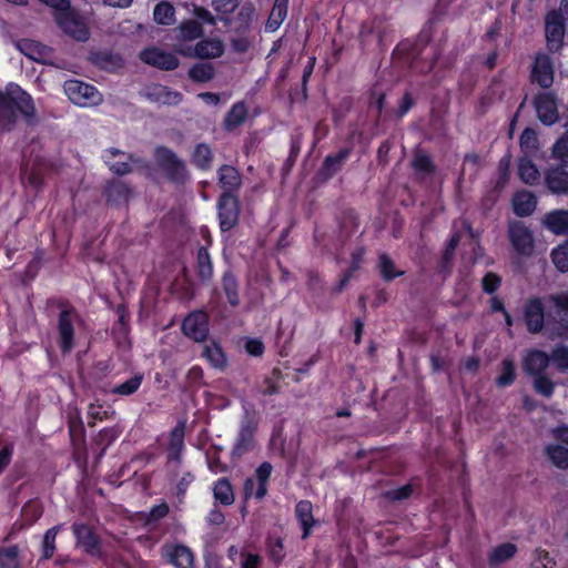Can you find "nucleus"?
Segmentation results:
<instances>
[{"instance_id": "1", "label": "nucleus", "mask_w": 568, "mask_h": 568, "mask_svg": "<svg viewBox=\"0 0 568 568\" xmlns=\"http://www.w3.org/2000/svg\"><path fill=\"white\" fill-rule=\"evenodd\" d=\"M44 310L49 316L54 310H59L57 320V345L62 355L70 354L75 346L74 324L81 321L80 314L71 302L63 297L48 298Z\"/></svg>"}, {"instance_id": "2", "label": "nucleus", "mask_w": 568, "mask_h": 568, "mask_svg": "<svg viewBox=\"0 0 568 568\" xmlns=\"http://www.w3.org/2000/svg\"><path fill=\"white\" fill-rule=\"evenodd\" d=\"M20 111L28 119L33 114L32 98L19 85L10 84L7 90L0 91V130H10Z\"/></svg>"}, {"instance_id": "3", "label": "nucleus", "mask_w": 568, "mask_h": 568, "mask_svg": "<svg viewBox=\"0 0 568 568\" xmlns=\"http://www.w3.org/2000/svg\"><path fill=\"white\" fill-rule=\"evenodd\" d=\"M158 166L166 180L174 185H184L191 178L186 163L165 145H158L153 152Z\"/></svg>"}, {"instance_id": "4", "label": "nucleus", "mask_w": 568, "mask_h": 568, "mask_svg": "<svg viewBox=\"0 0 568 568\" xmlns=\"http://www.w3.org/2000/svg\"><path fill=\"white\" fill-rule=\"evenodd\" d=\"M273 473V465L270 462L261 463L254 474L245 478L243 483V505L241 507V514L243 517L247 514L246 503L251 498L262 500L268 493V484Z\"/></svg>"}, {"instance_id": "5", "label": "nucleus", "mask_w": 568, "mask_h": 568, "mask_svg": "<svg viewBox=\"0 0 568 568\" xmlns=\"http://www.w3.org/2000/svg\"><path fill=\"white\" fill-rule=\"evenodd\" d=\"M561 100L554 90L537 92L531 104L536 112V118L545 126H552L560 121L559 104Z\"/></svg>"}, {"instance_id": "6", "label": "nucleus", "mask_w": 568, "mask_h": 568, "mask_svg": "<svg viewBox=\"0 0 568 568\" xmlns=\"http://www.w3.org/2000/svg\"><path fill=\"white\" fill-rule=\"evenodd\" d=\"M102 160L109 170L119 176L132 173L133 165L141 170L149 169V163L141 156L133 153H126L116 148L105 149L102 153Z\"/></svg>"}, {"instance_id": "7", "label": "nucleus", "mask_w": 568, "mask_h": 568, "mask_svg": "<svg viewBox=\"0 0 568 568\" xmlns=\"http://www.w3.org/2000/svg\"><path fill=\"white\" fill-rule=\"evenodd\" d=\"M257 427L258 422L255 416L246 413L240 422L237 436L231 449L232 460H239L254 449Z\"/></svg>"}, {"instance_id": "8", "label": "nucleus", "mask_w": 568, "mask_h": 568, "mask_svg": "<svg viewBox=\"0 0 568 568\" xmlns=\"http://www.w3.org/2000/svg\"><path fill=\"white\" fill-rule=\"evenodd\" d=\"M529 82L541 91L551 90L555 82V63L549 53H535L530 64Z\"/></svg>"}, {"instance_id": "9", "label": "nucleus", "mask_w": 568, "mask_h": 568, "mask_svg": "<svg viewBox=\"0 0 568 568\" xmlns=\"http://www.w3.org/2000/svg\"><path fill=\"white\" fill-rule=\"evenodd\" d=\"M63 90L69 100L79 106H94L102 102V94L90 83L81 80H67Z\"/></svg>"}, {"instance_id": "10", "label": "nucleus", "mask_w": 568, "mask_h": 568, "mask_svg": "<svg viewBox=\"0 0 568 568\" xmlns=\"http://www.w3.org/2000/svg\"><path fill=\"white\" fill-rule=\"evenodd\" d=\"M57 26L70 38L85 42L90 38L89 28L81 14L70 6L53 18Z\"/></svg>"}, {"instance_id": "11", "label": "nucleus", "mask_w": 568, "mask_h": 568, "mask_svg": "<svg viewBox=\"0 0 568 568\" xmlns=\"http://www.w3.org/2000/svg\"><path fill=\"white\" fill-rule=\"evenodd\" d=\"M71 528L75 538L77 547H79L85 555L97 559H102L104 557L101 538L93 527L84 523H74Z\"/></svg>"}, {"instance_id": "12", "label": "nucleus", "mask_w": 568, "mask_h": 568, "mask_svg": "<svg viewBox=\"0 0 568 568\" xmlns=\"http://www.w3.org/2000/svg\"><path fill=\"white\" fill-rule=\"evenodd\" d=\"M545 39L549 53H558L564 47L567 32V21L557 11H548L545 14Z\"/></svg>"}, {"instance_id": "13", "label": "nucleus", "mask_w": 568, "mask_h": 568, "mask_svg": "<svg viewBox=\"0 0 568 568\" xmlns=\"http://www.w3.org/2000/svg\"><path fill=\"white\" fill-rule=\"evenodd\" d=\"M219 225L223 233L231 231L239 224L240 219V199L239 195L221 193L217 202Z\"/></svg>"}, {"instance_id": "14", "label": "nucleus", "mask_w": 568, "mask_h": 568, "mask_svg": "<svg viewBox=\"0 0 568 568\" xmlns=\"http://www.w3.org/2000/svg\"><path fill=\"white\" fill-rule=\"evenodd\" d=\"M429 41V36L422 31L417 39H405L400 41L394 49L393 55L403 64L414 68L416 61L422 55L425 47Z\"/></svg>"}, {"instance_id": "15", "label": "nucleus", "mask_w": 568, "mask_h": 568, "mask_svg": "<svg viewBox=\"0 0 568 568\" xmlns=\"http://www.w3.org/2000/svg\"><path fill=\"white\" fill-rule=\"evenodd\" d=\"M133 193V187L120 179L108 180L102 190L106 205L112 207L126 206Z\"/></svg>"}, {"instance_id": "16", "label": "nucleus", "mask_w": 568, "mask_h": 568, "mask_svg": "<svg viewBox=\"0 0 568 568\" xmlns=\"http://www.w3.org/2000/svg\"><path fill=\"white\" fill-rule=\"evenodd\" d=\"M548 312L540 297H530L524 306V321L530 334H538L544 331Z\"/></svg>"}, {"instance_id": "17", "label": "nucleus", "mask_w": 568, "mask_h": 568, "mask_svg": "<svg viewBox=\"0 0 568 568\" xmlns=\"http://www.w3.org/2000/svg\"><path fill=\"white\" fill-rule=\"evenodd\" d=\"M183 334L194 342H204L209 335V318L204 311H193L182 321Z\"/></svg>"}, {"instance_id": "18", "label": "nucleus", "mask_w": 568, "mask_h": 568, "mask_svg": "<svg viewBox=\"0 0 568 568\" xmlns=\"http://www.w3.org/2000/svg\"><path fill=\"white\" fill-rule=\"evenodd\" d=\"M480 242V232L475 230L467 219L455 221L452 227L450 237L445 248H456L460 243L465 245H478Z\"/></svg>"}, {"instance_id": "19", "label": "nucleus", "mask_w": 568, "mask_h": 568, "mask_svg": "<svg viewBox=\"0 0 568 568\" xmlns=\"http://www.w3.org/2000/svg\"><path fill=\"white\" fill-rule=\"evenodd\" d=\"M384 21L379 17H373L362 22L358 40L363 50H368L373 43L377 47L383 45L385 37Z\"/></svg>"}, {"instance_id": "20", "label": "nucleus", "mask_w": 568, "mask_h": 568, "mask_svg": "<svg viewBox=\"0 0 568 568\" xmlns=\"http://www.w3.org/2000/svg\"><path fill=\"white\" fill-rule=\"evenodd\" d=\"M140 59L145 64L163 71H173L179 64V58L171 52H166L158 47H149L141 51Z\"/></svg>"}, {"instance_id": "21", "label": "nucleus", "mask_w": 568, "mask_h": 568, "mask_svg": "<svg viewBox=\"0 0 568 568\" xmlns=\"http://www.w3.org/2000/svg\"><path fill=\"white\" fill-rule=\"evenodd\" d=\"M162 558L175 568H193L194 554L182 544L166 542L161 547Z\"/></svg>"}, {"instance_id": "22", "label": "nucleus", "mask_w": 568, "mask_h": 568, "mask_svg": "<svg viewBox=\"0 0 568 568\" xmlns=\"http://www.w3.org/2000/svg\"><path fill=\"white\" fill-rule=\"evenodd\" d=\"M141 95L148 101L160 105H178L183 100L181 92L159 83L146 85Z\"/></svg>"}, {"instance_id": "23", "label": "nucleus", "mask_w": 568, "mask_h": 568, "mask_svg": "<svg viewBox=\"0 0 568 568\" xmlns=\"http://www.w3.org/2000/svg\"><path fill=\"white\" fill-rule=\"evenodd\" d=\"M545 185L556 195L568 194V164H556L545 172Z\"/></svg>"}, {"instance_id": "24", "label": "nucleus", "mask_w": 568, "mask_h": 568, "mask_svg": "<svg viewBox=\"0 0 568 568\" xmlns=\"http://www.w3.org/2000/svg\"><path fill=\"white\" fill-rule=\"evenodd\" d=\"M352 146H344L336 153L326 155L320 170L322 179L324 181H328L334 178L343 169V165L352 154Z\"/></svg>"}, {"instance_id": "25", "label": "nucleus", "mask_w": 568, "mask_h": 568, "mask_svg": "<svg viewBox=\"0 0 568 568\" xmlns=\"http://www.w3.org/2000/svg\"><path fill=\"white\" fill-rule=\"evenodd\" d=\"M216 174L219 185L223 190L222 193L237 195L242 186V175L240 171L233 165L223 164L217 169Z\"/></svg>"}, {"instance_id": "26", "label": "nucleus", "mask_w": 568, "mask_h": 568, "mask_svg": "<svg viewBox=\"0 0 568 568\" xmlns=\"http://www.w3.org/2000/svg\"><path fill=\"white\" fill-rule=\"evenodd\" d=\"M541 225L550 233L562 236L568 234V210L556 209L547 212L541 219Z\"/></svg>"}, {"instance_id": "27", "label": "nucleus", "mask_w": 568, "mask_h": 568, "mask_svg": "<svg viewBox=\"0 0 568 568\" xmlns=\"http://www.w3.org/2000/svg\"><path fill=\"white\" fill-rule=\"evenodd\" d=\"M550 364V355L540 349H530L523 361V369L529 376L545 374Z\"/></svg>"}, {"instance_id": "28", "label": "nucleus", "mask_w": 568, "mask_h": 568, "mask_svg": "<svg viewBox=\"0 0 568 568\" xmlns=\"http://www.w3.org/2000/svg\"><path fill=\"white\" fill-rule=\"evenodd\" d=\"M537 196L528 190H519L511 197L513 211L518 217H527L534 213L537 207Z\"/></svg>"}, {"instance_id": "29", "label": "nucleus", "mask_w": 568, "mask_h": 568, "mask_svg": "<svg viewBox=\"0 0 568 568\" xmlns=\"http://www.w3.org/2000/svg\"><path fill=\"white\" fill-rule=\"evenodd\" d=\"M89 61L94 67L108 71L114 72L123 67V59L120 54L113 53L109 50H97L90 52Z\"/></svg>"}, {"instance_id": "30", "label": "nucleus", "mask_w": 568, "mask_h": 568, "mask_svg": "<svg viewBox=\"0 0 568 568\" xmlns=\"http://www.w3.org/2000/svg\"><path fill=\"white\" fill-rule=\"evenodd\" d=\"M537 158L518 156L517 159V175L519 180L530 186L539 184L541 173L534 162Z\"/></svg>"}, {"instance_id": "31", "label": "nucleus", "mask_w": 568, "mask_h": 568, "mask_svg": "<svg viewBox=\"0 0 568 568\" xmlns=\"http://www.w3.org/2000/svg\"><path fill=\"white\" fill-rule=\"evenodd\" d=\"M179 52L183 55H193L200 59H213L221 57L224 52V48L220 40L204 39L195 44L192 53L184 50H180Z\"/></svg>"}, {"instance_id": "32", "label": "nucleus", "mask_w": 568, "mask_h": 568, "mask_svg": "<svg viewBox=\"0 0 568 568\" xmlns=\"http://www.w3.org/2000/svg\"><path fill=\"white\" fill-rule=\"evenodd\" d=\"M520 155L526 158H539L540 141L536 129L527 126L519 136ZM542 159V156H540Z\"/></svg>"}, {"instance_id": "33", "label": "nucleus", "mask_w": 568, "mask_h": 568, "mask_svg": "<svg viewBox=\"0 0 568 568\" xmlns=\"http://www.w3.org/2000/svg\"><path fill=\"white\" fill-rule=\"evenodd\" d=\"M508 233L513 248H534L532 233L523 222L511 223Z\"/></svg>"}, {"instance_id": "34", "label": "nucleus", "mask_w": 568, "mask_h": 568, "mask_svg": "<svg viewBox=\"0 0 568 568\" xmlns=\"http://www.w3.org/2000/svg\"><path fill=\"white\" fill-rule=\"evenodd\" d=\"M248 109L244 101L235 102L226 112L223 120V128L227 132H232L241 126L247 119Z\"/></svg>"}, {"instance_id": "35", "label": "nucleus", "mask_w": 568, "mask_h": 568, "mask_svg": "<svg viewBox=\"0 0 568 568\" xmlns=\"http://www.w3.org/2000/svg\"><path fill=\"white\" fill-rule=\"evenodd\" d=\"M518 548L513 542H503L491 549L487 556V562L490 568H496L508 560L513 559L517 554Z\"/></svg>"}, {"instance_id": "36", "label": "nucleus", "mask_w": 568, "mask_h": 568, "mask_svg": "<svg viewBox=\"0 0 568 568\" xmlns=\"http://www.w3.org/2000/svg\"><path fill=\"white\" fill-rule=\"evenodd\" d=\"M295 515L303 530L302 538L306 539L315 525L312 503L310 500L298 501L295 506Z\"/></svg>"}, {"instance_id": "37", "label": "nucleus", "mask_w": 568, "mask_h": 568, "mask_svg": "<svg viewBox=\"0 0 568 568\" xmlns=\"http://www.w3.org/2000/svg\"><path fill=\"white\" fill-rule=\"evenodd\" d=\"M546 335L551 338H561L568 336V318L560 316L559 313L554 315L550 311L548 312V318L544 327Z\"/></svg>"}, {"instance_id": "38", "label": "nucleus", "mask_w": 568, "mask_h": 568, "mask_svg": "<svg viewBox=\"0 0 568 568\" xmlns=\"http://www.w3.org/2000/svg\"><path fill=\"white\" fill-rule=\"evenodd\" d=\"M122 433V428L118 425L111 427H104L101 429L97 436L93 438V445L97 446L100 452L98 454L99 458H102L106 449L119 438Z\"/></svg>"}, {"instance_id": "39", "label": "nucleus", "mask_w": 568, "mask_h": 568, "mask_svg": "<svg viewBox=\"0 0 568 568\" xmlns=\"http://www.w3.org/2000/svg\"><path fill=\"white\" fill-rule=\"evenodd\" d=\"M213 497L215 501L222 506H231L234 504V488L227 477H222L214 481Z\"/></svg>"}, {"instance_id": "40", "label": "nucleus", "mask_w": 568, "mask_h": 568, "mask_svg": "<svg viewBox=\"0 0 568 568\" xmlns=\"http://www.w3.org/2000/svg\"><path fill=\"white\" fill-rule=\"evenodd\" d=\"M191 163L200 171H210L213 163V152L209 144L197 143L191 154Z\"/></svg>"}, {"instance_id": "41", "label": "nucleus", "mask_w": 568, "mask_h": 568, "mask_svg": "<svg viewBox=\"0 0 568 568\" xmlns=\"http://www.w3.org/2000/svg\"><path fill=\"white\" fill-rule=\"evenodd\" d=\"M202 356L216 369H225L227 366V357L220 343L212 341L204 346Z\"/></svg>"}, {"instance_id": "42", "label": "nucleus", "mask_w": 568, "mask_h": 568, "mask_svg": "<svg viewBox=\"0 0 568 568\" xmlns=\"http://www.w3.org/2000/svg\"><path fill=\"white\" fill-rule=\"evenodd\" d=\"M222 290L232 307L240 305V284L232 271L227 270L222 275Z\"/></svg>"}, {"instance_id": "43", "label": "nucleus", "mask_w": 568, "mask_h": 568, "mask_svg": "<svg viewBox=\"0 0 568 568\" xmlns=\"http://www.w3.org/2000/svg\"><path fill=\"white\" fill-rule=\"evenodd\" d=\"M118 321L112 326V335L116 339L126 338L130 333V313L124 303L115 306Z\"/></svg>"}, {"instance_id": "44", "label": "nucleus", "mask_w": 568, "mask_h": 568, "mask_svg": "<svg viewBox=\"0 0 568 568\" xmlns=\"http://www.w3.org/2000/svg\"><path fill=\"white\" fill-rule=\"evenodd\" d=\"M339 227V236L342 239L349 237L358 227V217L353 209H346L341 212L337 217Z\"/></svg>"}, {"instance_id": "45", "label": "nucleus", "mask_w": 568, "mask_h": 568, "mask_svg": "<svg viewBox=\"0 0 568 568\" xmlns=\"http://www.w3.org/2000/svg\"><path fill=\"white\" fill-rule=\"evenodd\" d=\"M545 454L554 466L559 469H568V447L560 444H549L545 448Z\"/></svg>"}, {"instance_id": "46", "label": "nucleus", "mask_w": 568, "mask_h": 568, "mask_svg": "<svg viewBox=\"0 0 568 568\" xmlns=\"http://www.w3.org/2000/svg\"><path fill=\"white\" fill-rule=\"evenodd\" d=\"M189 78L196 83L211 81L215 75V69L210 62H199L189 69Z\"/></svg>"}, {"instance_id": "47", "label": "nucleus", "mask_w": 568, "mask_h": 568, "mask_svg": "<svg viewBox=\"0 0 568 568\" xmlns=\"http://www.w3.org/2000/svg\"><path fill=\"white\" fill-rule=\"evenodd\" d=\"M144 379V375L142 373H136L128 381L115 385L111 393L120 396H130L139 390Z\"/></svg>"}, {"instance_id": "48", "label": "nucleus", "mask_w": 568, "mask_h": 568, "mask_svg": "<svg viewBox=\"0 0 568 568\" xmlns=\"http://www.w3.org/2000/svg\"><path fill=\"white\" fill-rule=\"evenodd\" d=\"M153 19L162 26H170L175 21V9L168 1L159 2L153 10Z\"/></svg>"}, {"instance_id": "49", "label": "nucleus", "mask_w": 568, "mask_h": 568, "mask_svg": "<svg viewBox=\"0 0 568 568\" xmlns=\"http://www.w3.org/2000/svg\"><path fill=\"white\" fill-rule=\"evenodd\" d=\"M516 367L513 358L506 357L501 362V373L496 378L497 387H509L515 383Z\"/></svg>"}, {"instance_id": "50", "label": "nucleus", "mask_w": 568, "mask_h": 568, "mask_svg": "<svg viewBox=\"0 0 568 568\" xmlns=\"http://www.w3.org/2000/svg\"><path fill=\"white\" fill-rule=\"evenodd\" d=\"M203 34V27L196 20H186L179 27V38L184 41H193L201 38Z\"/></svg>"}, {"instance_id": "51", "label": "nucleus", "mask_w": 568, "mask_h": 568, "mask_svg": "<svg viewBox=\"0 0 568 568\" xmlns=\"http://www.w3.org/2000/svg\"><path fill=\"white\" fill-rule=\"evenodd\" d=\"M386 104V94L382 91H377L375 89L369 92L368 108L369 110L375 109L377 114L374 121V126L378 128L383 122V111Z\"/></svg>"}, {"instance_id": "52", "label": "nucleus", "mask_w": 568, "mask_h": 568, "mask_svg": "<svg viewBox=\"0 0 568 568\" xmlns=\"http://www.w3.org/2000/svg\"><path fill=\"white\" fill-rule=\"evenodd\" d=\"M412 166L416 173L430 175L436 172V165L432 156L423 152H418L414 155Z\"/></svg>"}, {"instance_id": "53", "label": "nucleus", "mask_w": 568, "mask_h": 568, "mask_svg": "<svg viewBox=\"0 0 568 568\" xmlns=\"http://www.w3.org/2000/svg\"><path fill=\"white\" fill-rule=\"evenodd\" d=\"M378 268L382 278L386 282H390L396 277L404 275L403 271L396 270L395 263L392 258L388 257L387 254L379 255Z\"/></svg>"}, {"instance_id": "54", "label": "nucleus", "mask_w": 568, "mask_h": 568, "mask_svg": "<svg viewBox=\"0 0 568 568\" xmlns=\"http://www.w3.org/2000/svg\"><path fill=\"white\" fill-rule=\"evenodd\" d=\"M196 274L202 281L212 278L213 264L209 251H197Z\"/></svg>"}, {"instance_id": "55", "label": "nucleus", "mask_w": 568, "mask_h": 568, "mask_svg": "<svg viewBox=\"0 0 568 568\" xmlns=\"http://www.w3.org/2000/svg\"><path fill=\"white\" fill-rule=\"evenodd\" d=\"M551 158L559 161L560 164H568V130L552 144Z\"/></svg>"}, {"instance_id": "56", "label": "nucleus", "mask_w": 568, "mask_h": 568, "mask_svg": "<svg viewBox=\"0 0 568 568\" xmlns=\"http://www.w3.org/2000/svg\"><path fill=\"white\" fill-rule=\"evenodd\" d=\"M532 386L537 394L547 398L551 397L555 390L554 382L546 374L534 376Z\"/></svg>"}, {"instance_id": "57", "label": "nucleus", "mask_w": 568, "mask_h": 568, "mask_svg": "<svg viewBox=\"0 0 568 568\" xmlns=\"http://www.w3.org/2000/svg\"><path fill=\"white\" fill-rule=\"evenodd\" d=\"M414 493V488L412 484H406L404 486L388 489L383 493V497L389 501H403L408 499Z\"/></svg>"}, {"instance_id": "58", "label": "nucleus", "mask_w": 568, "mask_h": 568, "mask_svg": "<svg viewBox=\"0 0 568 568\" xmlns=\"http://www.w3.org/2000/svg\"><path fill=\"white\" fill-rule=\"evenodd\" d=\"M550 361L556 365L557 369L565 372L568 369V346L557 345L552 348Z\"/></svg>"}, {"instance_id": "59", "label": "nucleus", "mask_w": 568, "mask_h": 568, "mask_svg": "<svg viewBox=\"0 0 568 568\" xmlns=\"http://www.w3.org/2000/svg\"><path fill=\"white\" fill-rule=\"evenodd\" d=\"M59 527L54 526L47 530L42 540V558L49 559L55 550V538Z\"/></svg>"}, {"instance_id": "60", "label": "nucleus", "mask_w": 568, "mask_h": 568, "mask_svg": "<svg viewBox=\"0 0 568 568\" xmlns=\"http://www.w3.org/2000/svg\"><path fill=\"white\" fill-rule=\"evenodd\" d=\"M456 251H443V256L437 266V273L443 280L450 276L454 267V258Z\"/></svg>"}, {"instance_id": "61", "label": "nucleus", "mask_w": 568, "mask_h": 568, "mask_svg": "<svg viewBox=\"0 0 568 568\" xmlns=\"http://www.w3.org/2000/svg\"><path fill=\"white\" fill-rule=\"evenodd\" d=\"M267 554L270 559L278 565L285 558L284 545L281 538H275L274 540H270L267 542Z\"/></svg>"}, {"instance_id": "62", "label": "nucleus", "mask_w": 568, "mask_h": 568, "mask_svg": "<svg viewBox=\"0 0 568 568\" xmlns=\"http://www.w3.org/2000/svg\"><path fill=\"white\" fill-rule=\"evenodd\" d=\"M501 285V277L494 273L488 272L481 280V288L487 294H494Z\"/></svg>"}, {"instance_id": "63", "label": "nucleus", "mask_w": 568, "mask_h": 568, "mask_svg": "<svg viewBox=\"0 0 568 568\" xmlns=\"http://www.w3.org/2000/svg\"><path fill=\"white\" fill-rule=\"evenodd\" d=\"M18 550L16 547L7 548L0 551V568H17Z\"/></svg>"}, {"instance_id": "64", "label": "nucleus", "mask_w": 568, "mask_h": 568, "mask_svg": "<svg viewBox=\"0 0 568 568\" xmlns=\"http://www.w3.org/2000/svg\"><path fill=\"white\" fill-rule=\"evenodd\" d=\"M244 349L250 356L261 357L265 352V345L260 338L247 337L244 343Z\"/></svg>"}]
</instances>
